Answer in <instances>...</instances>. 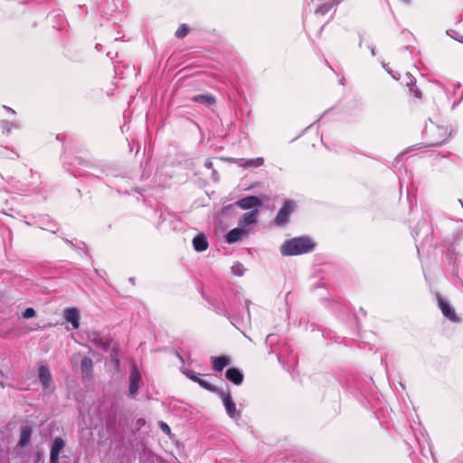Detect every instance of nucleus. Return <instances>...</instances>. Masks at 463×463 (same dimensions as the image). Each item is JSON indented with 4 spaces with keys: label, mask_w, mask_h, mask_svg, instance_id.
Wrapping results in <instances>:
<instances>
[{
    "label": "nucleus",
    "mask_w": 463,
    "mask_h": 463,
    "mask_svg": "<svg viewBox=\"0 0 463 463\" xmlns=\"http://www.w3.org/2000/svg\"><path fill=\"white\" fill-rule=\"evenodd\" d=\"M235 205L242 210L255 209L261 205L260 200L253 195L246 196L234 203Z\"/></svg>",
    "instance_id": "nucleus-7"
},
{
    "label": "nucleus",
    "mask_w": 463,
    "mask_h": 463,
    "mask_svg": "<svg viewBox=\"0 0 463 463\" xmlns=\"http://www.w3.org/2000/svg\"><path fill=\"white\" fill-rule=\"evenodd\" d=\"M402 1L407 3V4L410 2V0H402Z\"/></svg>",
    "instance_id": "nucleus-34"
},
{
    "label": "nucleus",
    "mask_w": 463,
    "mask_h": 463,
    "mask_svg": "<svg viewBox=\"0 0 463 463\" xmlns=\"http://www.w3.org/2000/svg\"><path fill=\"white\" fill-rule=\"evenodd\" d=\"M188 32H189V29H188L187 25L186 24H182L178 28V30L175 32V35L178 38H184V36L187 35Z\"/></svg>",
    "instance_id": "nucleus-24"
},
{
    "label": "nucleus",
    "mask_w": 463,
    "mask_h": 463,
    "mask_svg": "<svg viewBox=\"0 0 463 463\" xmlns=\"http://www.w3.org/2000/svg\"><path fill=\"white\" fill-rule=\"evenodd\" d=\"M229 162H237L240 166L241 167H259L261 166L264 164V159L262 157H258L255 159H234V158H228Z\"/></svg>",
    "instance_id": "nucleus-13"
},
{
    "label": "nucleus",
    "mask_w": 463,
    "mask_h": 463,
    "mask_svg": "<svg viewBox=\"0 0 463 463\" xmlns=\"http://www.w3.org/2000/svg\"><path fill=\"white\" fill-rule=\"evenodd\" d=\"M92 360L89 357L82 358L80 362V369L83 377H89L92 372Z\"/></svg>",
    "instance_id": "nucleus-19"
},
{
    "label": "nucleus",
    "mask_w": 463,
    "mask_h": 463,
    "mask_svg": "<svg viewBox=\"0 0 463 463\" xmlns=\"http://www.w3.org/2000/svg\"><path fill=\"white\" fill-rule=\"evenodd\" d=\"M64 319L71 323L73 329H78L80 326V311L76 307H68L63 311Z\"/></svg>",
    "instance_id": "nucleus-10"
},
{
    "label": "nucleus",
    "mask_w": 463,
    "mask_h": 463,
    "mask_svg": "<svg viewBox=\"0 0 463 463\" xmlns=\"http://www.w3.org/2000/svg\"><path fill=\"white\" fill-rule=\"evenodd\" d=\"M226 413L231 419L238 420L241 418V411L236 410V404L233 402L229 391L220 392Z\"/></svg>",
    "instance_id": "nucleus-3"
},
{
    "label": "nucleus",
    "mask_w": 463,
    "mask_h": 463,
    "mask_svg": "<svg viewBox=\"0 0 463 463\" xmlns=\"http://www.w3.org/2000/svg\"><path fill=\"white\" fill-rule=\"evenodd\" d=\"M296 204L291 200H287L284 202L283 206L279 211L278 214L275 217V223L278 226H283L288 223L289 216L294 212Z\"/></svg>",
    "instance_id": "nucleus-2"
},
{
    "label": "nucleus",
    "mask_w": 463,
    "mask_h": 463,
    "mask_svg": "<svg viewBox=\"0 0 463 463\" xmlns=\"http://www.w3.org/2000/svg\"><path fill=\"white\" fill-rule=\"evenodd\" d=\"M232 274L241 277L243 276L245 272V268L241 263L236 262L232 266Z\"/></svg>",
    "instance_id": "nucleus-23"
},
{
    "label": "nucleus",
    "mask_w": 463,
    "mask_h": 463,
    "mask_svg": "<svg viewBox=\"0 0 463 463\" xmlns=\"http://www.w3.org/2000/svg\"><path fill=\"white\" fill-rule=\"evenodd\" d=\"M415 95H416L417 97H420L419 91H416V92H415Z\"/></svg>",
    "instance_id": "nucleus-33"
},
{
    "label": "nucleus",
    "mask_w": 463,
    "mask_h": 463,
    "mask_svg": "<svg viewBox=\"0 0 463 463\" xmlns=\"http://www.w3.org/2000/svg\"><path fill=\"white\" fill-rule=\"evenodd\" d=\"M160 428H161V430H162L165 433H166V434H170L171 430H170V427H169L166 423H165V422H161V423H160Z\"/></svg>",
    "instance_id": "nucleus-28"
},
{
    "label": "nucleus",
    "mask_w": 463,
    "mask_h": 463,
    "mask_svg": "<svg viewBox=\"0 0 463 463\" xmlns=\"http://www.w3.org/2000/svg\"><path fill=\"white\" fill-rule=\"evenodd\" d=\"M204 166L208 169H211L213 168V162L211 160H206L205 163H204Z\"/></svg>",
    "instance_id": "nucleus-29"
},
{
    "label": "nucleus",
    "mask_w": 463,
    "mask_h": 463,
    "mask_svg": "<svg viewBox=\"0 0 463 463\" xmlns=\"http://www.w3.org/2000/svg\"><path fill=\"white\" fill-rule=\"evenodd\" d=\"M65 446L61 438H56L51 447L50 463H59V455Z\"/></svg>",
    "instance_id": "nucleus-11"
},
{
    "label": "nucleus",
    "mask_w": 463,
    "mask_h": 463,
    "mask_svg": "<svg viewBox=\"0 0 463 463\" xmlns=\"http://www.w3.org/2000/svg\"><path fill=\"white\" fill-rule=\"evenodd\" d=\"M0 125H1V128L3 129V132L7 134V135H9L11 133L13 128H18L17 125H15L13 122L7 121V120H2Z\"/></svg>",
    "instance_id": "nucleus-22"
},
{
    "label": "nucleus",
    "mask_w": 463,
    "mask_h": 463,
    "mask_svg": "<svg viewBox=\"0 0 463 463\" xmlns=\"http://www.w3.org/2000/svg\"><path fill=\"white\" fill-rule=\"evenodd\" d=\"M119 365V360H116V366Z\"/></svg>",
    "instance_id": "nucleus-32"
},
{
    "label": "nucleus",
    "mask_w": 463,
    "mask_h": 463,
    "mask_svg": "<svg viewBox=\"0 0 463 463\" xmlns=\"http://www.w3.org/2000/svg\"><path fill=\"white\" fill-rule=\"evenodd\" d=\"M193 246L196 251H203L208 248L207 238L203 234H199L193 239Z\"/></svg>",
    "instance_id": "nucleus-17"
},
{
    "label": "nucleus",
    "mask_w": 463,
    "mask_h": 463,
    "mask_svg": "<svg viewBox=\"0 0 463 463\" xmlns=\"http://www.w3.org/2000/svg\"><path fill=\"white\" fill-rule=\"evenodd\" d=\"M35 315H36V312L33 307H27L23 312V317L25 319L32 318V317H35Z\"/></svg>",
    "instance_id": "nucleus-25"
},
{
    "label": "nucleus",
    "mask_w": 463,
    "mask_h": 463,
    "mask_svg": "<svg viewBox=\"0 0 463 463\" xmlns=\"http://www.w3.org/2000/svg\"><path fill=\"white\" fill-rule=\"evenodd\" d=\"M438 303L443 315L451 321H457V316L454 309L450 307L449 303L443 299L441 297H438Z\"/></svg>",
    "instance_id": "nucleus-12"
},
{
    "label": "nucleus",
    "mask_w": 463,
    "mask_h": 463,
    "mask_svg": "<svg viewBox=\"0 0 463 463\" xmlns=\"http://www.w3.org/2000/svg\"><path fill=\"white\" fill-rule=\"evenodd\" d=\"M141 382V375L137 371V367L133 366L131 368L130 375H129V396L135 397L139 389V383Z\"/></svg>",
    "instance_id": "nucleus-9"
},
{
    "label": "nucleus",
    "mask_w": 463,
    "mask_h": 463,
    "mask_svg": "<svg viewBox=\"0 0 463 463\" xmlns=\"http://www.w3.org/2000/svg\"><path fill=\"white\" fill-rule=\"evenodd\" d=\"M186 376L193 380L194 382L195 383H198L199 385L203 388H204L205 390H208V391H211V392H213L214 391V387L210 383H208L207 381L202 379L200 377V374H197L196 373H194V371H187L185 373Z\"/></svg>",
    "instance_id": "nucleus-14"
},
{
    "label": "nucleus",
    "mask_w": 463,
    "mask_h": 463,
    "mask_svg": "<svg viewBox=\"0 0 463 463\" xmlns=\"http://www.w3.org/2000/svg\"><path fill=\"white\" fill-rule=\"evenodd\" d=\"M435 134H437L439 137L438 139H434L430 142V146H440L442 145L449 137V134L446 128L441 127H434L431 129Z\"/></svg>",
    "instance_id": "nucleus-15"
},
{
    "label": "nucleus",
    "mask_w": 463,
    "mask_h": 463,
    "mask_svg": "<svg viewBox=\"0 0 463 463\" xmlns=\"http://www.w3.org/2000/svg\"><path fill=\"white\" fill-rule=\"evenodd\" d=\"M213 367L215 371L221 372L225 366L230 364L228 356L213 357Z\"/></svg>",
    "instance_id": "nucleus-18"
},
{
    "label": "nucleus",
    "mask_w": 463,
    "mask_h": 463,
    "mask_svg": "<svg viewBox=\"0 0 463 463\" xmlns=\"http://www.w3.org/2000/svg\"><path fill=\"white\" fill-rule=\"evenodd\" d=\"M86 340L103 351H108L110 348V339L104 337L99 332H86Z\"/></svg>",
    "instance_id": "nucleus-4"
},
{
    "label": "nucleus",
    "mask_w": 463,
    "mask_h": 463,
    "mask_svg": "<svg viewBox=\"0 0 463 463\" xmlns=\"http://www.w3.org/2000/svg\"><path fill=\"white\" fill-rule=\"evenodd\" d=\"M4 109H5L7 111H9V113L15 114V111L9 107L4 106Z\"/></svg>",
    "instance_id": "nucleus-30"
},
{
    "label": "nucleus",
    "mask_w": 463,
    "mask_h": 463,
    "mask_svg": "<svg viewBox=\"0 0 463 463\" xmlns=\"http://www.w3.org/2000/svg\"><path fill=\"white\" fill-rule=\"evenodd\" d=\"M38 378L43 385L44 392H51L53 390L51 372L46 365L41 364L39 366Z\"/></svg>",
    "instance_id": "nucleus-5"
},
{
    "label": "nucleus",
    "mask_w": 463,
    "mask_h": 463,
    "mask_svg": "<svg viewBox=\"0 0 463 463\" xmlns=\"http://www.w3.org/2000/svg\"><path fill=\"white\" fill-rule=\"evenodd\" d=\"M331 5H328L327 4H323L316 9V14L325 15L329 11Z\"/></svg>",
    "instance_id": "nucleus-26"
},
{
    "label": "nucleus",
    "mask_w": 463,
    "mask_h": 463,
    "mask_svg": "<svg viewBox=\"0 0 463 463\" xmlns=\"http://www.w3.org/2000/svg\"><path fill=\"white\" fill-rule=\"evenodd\" d=\"M448 34H449L451 38H453V39H455V40L458 41L459 43H463V35H460L458 32H456V31H450V32H448Z\"/></svg>",
    "instance_id": "nucleus-27"
},
{
    "label": "nucleus",
    "mask_w": 463,
    "mask_h": 463,
    "mask_svg": "<svg viewBox=\"0 0 463 463\" xmlns=\"http://www.w3.org/2000/svg\"><path fill=\"white\" fill-rule=\"evenodd\" d=\"M250 233V230H244L243 228L238 227L231 230L225 236V240L228 243H234L242 241Z\"/></svg>",
    "instance_id": "nucleus-8"
},
{
    "label": "nucleus",
    "mask_w": 463,
    "mask_h": 463,
    "mask_svg": "<svg viewBox=\"0 0 463 463\" xmlns=\"http://www.w3.org/2000/svg\"><path fill=\"white\" fill-rule=\"evenodd\" d=\"M31 435H32V430L29 428H23L21 430L20 439L18 442L19 446H21V447L26 446L30 441Z\"/></svg>",
    "instance_id": "nucleus-20"
},
{
    "label": "nucleus",
    "mask_w": 463,
    "mask_h": 463,
    "mask_svg": "<svg viewBox=\"0 0 463 463\" xmlns=\"http://www.w3.org/2000/svg\"><path fill=\"white\" fill-rule=\"evenodd\" d=\"M226 378L234 384L240 385L243 381V374L237 368H229L226 371Z\"/></svg>",
    "instance_id": "nucleus-16"
},
{
    "label": "nucleus",
    "mask_w": 463,
    "mask_h": 463,
    "mask_svg": "<svg viewBox=\"0 0 463 463\" xmlns=\"http://www.w3.org/2000/svg\"><path fill=\"white\" fill-rule=\"evenodd\" d=\"M316 243L308 237H297L287 240L280 247L283 256H294L311 252Z\"/></svg>",
    "instance_id": "nucleus-1"
},
{
    "label": "nucleus",
    "mask_w": 463,
    "mask_h": 463,
    "mask_svg": "<svg viewBox=\"0 0 463 463\" xmlns=\"http://www.w3.org/2000/svg\"><path fill=\"white\" fill-rule=\"evenodd\" d=\"M193 100L207 106H211L215 103V99L212 95H197L193 98Z\"/></svg>",
    "instance_id": "nucleus-21"
},
{
    "label": "nucleus",
    "mask_w": 463,
    "mask_h": 463,
    "mask_svg": "<svg viewBox=\"0 0 463 463\" xmlns=\"http://www.w3.org/2000/svg\"><path fill=\"white\" fill-rule=\"evenodd\" d=\"M371 53H372L373 56L375 55V51H374L373 47H371Z\"/></svg>",
    "instance_id": "nucleus-31"
},
{
    "label": "nucleus",
    "mask_w": 463,
    "mask_h": 463,
    "mask_svg": "<svg viewBox=\"0 0 463 463\" xmlns=\"http://www.w3.org/2000/svg\"><path fill=\"white\" fill-rule=\"evenodd\" d=\"M260 211L255 208L249 213H243L238 221V225L244 230H250L249 226L258 222Z\"/></svg>",
    "instance_id": "nucleus-6"
}]
</instances>
